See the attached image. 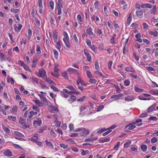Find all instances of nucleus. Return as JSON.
<instances>
[{
	"mask_svg": "<svg viewBox=\"0 0 158 158\" xmlns=\"http://www.w3.org/2000/svg\"><path fill=\"white\" fill-rule=\"evenodd\" d=\"M119 142H118L114 147V149L116 151H117L118 148L119 147Z\"/></svg>",
	"mask_w": 158,
	"mask_h": 158,
	"instance_id": "nucleus-27",
	"label": "nucleus"
},
{
	"mask_svg": "<svg viewBox=\"0 0 158 158\" xmlns=\"http://www.w3.org/2000/svg\"><path fill=\"white\" fill-rule=\"evenodd\" d=\"M48 109L49 111L51 113H57L58 111V108L52 105H49L48 107Z\"/></svg>",
	"mask_w": 158,
	"mask_h": 158,
	"instance_id": "nucleus-2",
	"label": "nucleus"
},
{
	"mask_svg": "<svg viewBox=\"0 0 158 158\" xmlns=\"http://www.w3.org/2000/svg\"><path fill=\"white\" fill-rule=\"evenodd\" d=\"M66 87L71 90H76L71 85H69V86L67 87Z\"/></svg>",
	"mask_w": 158,
	"mask_h": 158,
	"instance_id": "nucleus-63",
	"label": "nucleus"
},
{
	"mask_svg": "<svg viewBox=\"0 0 158 158\" xmlns=\"http://www.w3.org/2000/svg\"><path fill=\"white\" fill-rule=\"evenodd\" d=\"M63 40L65 44L66 47L68 48H69L70 47V44L69 41L66 40L64 38L63 39Z\"/></svg>",
	"mask_w": 158,
	"mask_h": 158,
	"instance_id": "nucleus-25",
	"label": "nucleus"
},
{
	"mask_svg": "<svg viewBox=\"0 0 158 158\" xmlns=\"http://www.w3.org/2000/svg\"><path fill=\"white\" fill-rule=\"evenodd\" d=\"M91 49L94 52H95L97 48L94 45H93L90 46Z\"/></svg>",
	"mask_w": 158,
	"mask_h": 158,
	"instance_id": "nucleus-62",
	"label": "nucleus"
},
{
	"mask_svg": "<svg viewBox=\"0 0 158 158\" xmlns=\"http://www.w3.org/2000/svg\"><path fill=\"white\" fill-rule=\"evenodd\" d=\"M96 80L93 79H90L89 80V82L92 84H95L96 82Z\"/></svg>",
	"mask_w": 158,
	"mask_h": 158,
	"instance_id": "nucleus-48",
	"label": "nucleus"
},
{
	"mask_svg": "<svg viewBox=\"0 0 158 158\" xmlns=\"http://www.w3.org/2000/svg\"><path fill=\"white\" fill-rule=\"evenodd\" d=\"M146 69L148 70H150L151 71H155L156 70V69L153 68L151 66L148 67L146 68Z\"/></svg>",
	"mask_w": 158,
	"mask_h": 158,
	"instance_id": "nucleus-50",
	"label": "nucleus"
},
{
	"mask_svg": "<svg viewBox=\"0 0 158 158\" xmlns=\"http://www.w3.org/2000/svg\"><path fill=\"white\" fill-rule=\"evenodd\" d=\"M45 81L47 82L48 83H49L50 84H52V83H53L54 84H55L51 80L48 79L47 78L46 79H45Z\"/></svg>",
	"mask_w": 158,
	"mask_h": 158,
	"instance_id": "nucleus-39",
	"label": "nucleus"
},
{
	"mask_svg": "<svg viewBox=\"0 0 158 158\" xmlns=\"http://www.w3.org/2000/svg\"><path fill=\"white\" fill-rule=\"evenodd\" d=\"M134 89L135 91L138 92H140L143 91V89H140L138 87H135Z\"/></svg>",
	"mask_w": 158,
	"mask_h": 158,
	"instance_id": "nucleus-30",
	"label": "nucleus"
},
{
	"mask_svg": "<svg viewBox=\"0 0 158 158\" xmlns=\"http://www.w3.org/2000/svg\"><path fill=\"white\" fill-rule=\"evenodd\" d=\"M89 151L87 150H85V151H83L81 152V154L83 156H85L88 154L89 153Z\"/></svg>",
	"mask_w": 158,
	"mask_h": 158,
	"instance_id": "nucleus-41",
	"label": "nucleus"
},
{
	"mask_svg": "<svg viewBox=\"0 0 158 158\" xmlns=\"http://www.w3.org/2000/svg\"><path fill=\"white\" fill-rule=\"evenodd\" d=\"M131 143V141H128L125 143L124 145L125 148H127L129 147Z\"/></svg>",
	"mask_w": 158,
	"mask_h": 158,
	"instance_id": "nucleus-20",
	"label": "nucleus"
},
{
	"mask_svg": "<svg viewBox=\"0 0 158 158\" xmlns=\"http://www.w3.org/2000/svg\"><path fill=\"white\" fill-rule=\"evenodd\" d=\"M30 139L35 143L38 139V137L37 136H34L30 138Z\"/></svg>",
	"mask_w": 158,
	"mask_h": 158,
	"instance_id": "nucleus-19",
	"label": "nucleus"
},
{
	"mask_svg": "<svg viewBox=\"0 0 158 158\" xmlns=\"http://www.w3.org/2000/svg\"><path fill=\"white\" fill-rule=\"evenodd\" d=\"M76 99V97L74 95H72L70 98L68 100L70 103L74 102Z\"/></svg>",
	"mask_w": 158,
	"mask_h": 158,
	"instance_id": "nucleus-16",
	"label": "nucleus"
},
{
	"mask_svg": "<svg viewBox=\"0 0 158 158\" xmlns=\"http://www.w3.org/2000/svg\"><path fill=\"white\" fill-rule=\"evenodd\" d=\"M83 129L80 132V135L82 136H85L88 134L89 133L88 130H85V128H83Z\"/></svg>",
	"mask_w": 158,
	"mask_h": 158,
	"instance_id": "nucleus-4",
	"label": "nucleus"
},
{
	"mask_svg": "<svg viewBox=\"0 0 158 158\" xmlns=\"http://www.w3.org/2000/svg\"><path fill=\"white\" fill-rule=\"evenodd\" d=\"M24 121L25 120L22 117H20L19 120V123L20 124H22L23 123H24Z\"/></svg>",
	"mask_w": 158,
	"mask_h": 158,
	"instance_id": "nucleus-64",
	"label": "nucleus"
},
{
	"mask_svg": "<svg viewBox=\"0 0 158 158\" xmlns=\"http://www.w3.org/2000/svg\"><path fill=\"white\" fill-rule=\"evenodd\" d=\"M97 138H92L91 139L89 138V139H85V141H92L93 140H95L97 139Z\"/></svg>",
	"mask_w": 158,
	"mask_h": 158,
	"instance_id": "nucleus-37",
	"label": "nucleus"
},
{
	"mask_svg": "<svg viewBox=\"0 0 158 158\" xmlns=\"http://www.w3.org/2000/svg\"><path fill=\"white\" fill-rule=\"evenodd\" d=\"M157 139L156 137H153L151 139V142L152 143H155L157 141Z\"/></svg>",
	"mask_w": 158,
	"mask_h": 158,
	"instance_id": "nucleus-38",
	"label": "nucleus"
},
{
	"mask_svg": "<svg viewBox=\"0 0 158 158\" xmlns=\"http://www.w3.org/2000/svg\"><path fill=\"white\" fill-rule=\"evenodd\" d=\"M57 65L56 64L55 65L54 69V72H58L60 70L59 69L57 68Z\"/></svg>",
	"mask_w": 158,
	"mask_h": 158,
	"instance_id": "nucleus-56",
	"label": "nucleus"
},
{
	"mask_svg": "<svg viewBox=\"0 0 158 158\" xmlns=\"http://www.w3.org/2000/svg\"><path fill=\"white\" fill-rule=\"evenodd\" d=\"M149 92L153 95H158V90L152 89L149 91Z\"/></svg>",
	"mask_w": 158,
	"mask_h": 158,
	"instance_id": "nucleus-17",
	"label": "nucleus"
},
{
	"mask_svg": "<svg viewBox=\"0 0 158 158\" xmlns=\"http://www.w3.org/2000/svg\"><path fill=\"white\" fill-rule=\"evenodd\" d=\"M95 69L97 70H98L99 68V66L98 62H96L95 63Z\"/></svg>",
	"mask_w": 158,
	"mask_h": 158,
	"instance_id": "nucleus-45",
	"label": "nucleus"
},
{
	"mask_svg": "<svg viewBox=\"0 0 158 158\" xmlns=\"http://www.w3.org/2000/svg\"><path fill=\"white\" fill-rule=\"evenodd\" d=\"M51 74H52V75H53V76L57 77H58L59 76V75L58 73V72H55V74H54L52 72L51 73Z\"/></svg>",
	"mask_w": 158,
	"mask_h": 158,
	"instance_id": "nucleus-46",
	"label": "nucleus"
},
{
	"mask_svg": "<svg viewBox=\"0 0 158 158\" xmlns=\"http://www.w3.org/2000/svg\"><path fill=\"white\" fill-rule=\"evenodd\" d=\"M19 9H15L14 8H12L11 9V12L13 13H16L19 12Z\"/></svg>",
	"mask_w": 158,
	"mask_h": 158,
	"instance_id": "nucleus-34",
	"label": "nucleus"
},
{
	"mask_svg": "<svg viewBox=\"0 0 158 158\" xmlns=\"http://www.w3.org/2000/svg\"><path fill=\"white\" fill-rule=\"evenodd\" d=\"M8 118L10 119H11V118L12 119V120L13 121H15L16 120V118L15 117V116H8Z\"/></svg>",
	"mask_w": 158,
	"mask_h": 158,
	"instance_id": "nucleus-57",
	"label": "nucleus"
},
{
	"mask_svg": "<svg viewBox=\"0 0 158 158\" xmlns=\"http://www.w3.org/2000/svg\"><path fill=\"white\" fill-rule=\"evenodd\" d=\"M56 47L58 50H60L61 48V45L59 41L57 42L56 43Z\"/></svg>",
	"mask_w": 158,
	"mask_h": 158,
	"instance_id": "nucleus-44",
	"label": "nucleus"
},
{
	"mask_svg": "<svg viewBox=\"0 0 158 158\" xmlns=\"http://www.w3.org/2000/svg\"><path fill=\"white\" fill-rule=\"evenodd\" d=\"M35 143L37 145H38L40 147L43 146V144L41 142L36 141Z\"/></svg>",
	"mask_w": 158,
	"mask_h": 158,
	"instance_id": "nucleus-60",
	"label": "nucleus"
},
{
	"mask_svg": "<svg viewBox=\"0 0 158 158\" xmlns=\"http://www.w3.org/2000/svg\"><path fill=\"white\" fill-rule=\"evenodd\" d=\"M87 75V76L89 78H91L92 77V75L91 74L90 72L89 71H87L86 72Z\"/></svg>",
	"mask_w": 158,
	"mask_h": 158,
	"instance_id": "nucleus-51",
	"label": "nucleus"
},
{
	"mask_svg": "<svg viewBox=\"0 0 158 158\" xmlns=\"http://www.w3.org/2000/svg\"><path fill=\"white\" fill-rule=\"evenodd\" d=\"M60 95L61 96L64 98H67L68 96L67 94H65L63 92H61L60 93Z\"/></svg>",
	"mask_w": 158,
	"mask_h": 158,
	"instance_id": "nucleus-54",
	"label": "nucleus"
},
{
	"mask_svg": "<svg viewBox=\"0 0 158 158\" xmlns=\"http://www.w3.org/2000/svg\"><path fill=\"white\" fill-rule=\"evenodd\" d=\"M60 145L61 148H63L64 149H66L69 146L67 145H65V144H60Z\"/></svg>",
	"mask_w": 158,
	"mask_h": 158,
	"instance_id": "nucleus-36",
	"label": "nucleus"
},
{
	"mask_svg": "<svg viewBox=\"0 0 158 158\" xmlns=\"http://www.w3.org/2000/svg\"><path fill=\"white\" fill-rule=\"evenodd\" d=\"M156 11V6H153L152 9L151 11V13L154 14Z\"/></svg>",
	"mask_w": 158,
	"mask_h": 158,
	"instance_id": "nucleus-43",
	"label": "nucleus"
},
{
	"mask_svg": "<svg viewBox=\"0 0 158 158\" xmlns=\"http://www.w3.org/2000/svg\"><path fill=\"white\" fill-rule=\"evenodd\" d=\"M28 38L29 39L31 37V35H32V32L31 29H29L28 30Z\"/></svg>",
	"mask_w": 158,
	"mask_h": 158,
	"instance_id": "nucleus-42",
	"label": "nucleus"
},
{
	"mask_svg": "<svg viewBox=\"0 0 158 158\" xmlns=\"http://www.w3.org/2000/svg\"><path fill=\"white\" fill-rule=\"evenodd\" d=\"M22 27V25L20 24H18V27L17 26L16 24H15L14 25V30L16 31H19Z\"/></svg>",
	"mask_w": 158,
	"mask_h": 158,
	"instance_id": "nucleus-7",
	"label": "nucleus"
},
{
	"mask_svg": "<svg viewBox=\"0 0 158 158\" xmlns=\"http://www.w3.org/2000/svg\"><path fill=\"white\" fill-rule=\"evenodd\" d=\"M53 34L54 40L55 42H56L57 41V33L56 31H54L53 32Z\"/></svg>",
	"mask_w": 158,
	"mask_h": 158,
	"instance_id": "nucleus-26",
	"label": "nucleus"
},
{
	"mask_svg": "<svg viewBox=\"0 0 158 158\" xmlns=\"http://www.w3.org/2000/svg\"><path fill=\"white\" fill-rule=\"evenodd\" d=\"M80 84L82 86H87L86 84H85L78 77V79L77 80V84L78 85H79Z\"/></svg>",
	"mask_w": 158,
	"mask_h": 158,
	"instance_id": "nucleus-9",
	"label": "nucleus"
},
{
	"mask_svg": "<svg viewBox=\"0 0 158 158\" xmlns=\"http://www.w3.org/2000/svg\"><path fill=\"white\" fill-rule=\"evenodd\" d=\"M41 120L39 118H38L37 120H35L34 122V125L35 127L41 125Z\"/></svg>",
	"mask_w": 158,
	"mask_h": 158,
	"instance_id": "nucleus-5",
	"label": "nucleus"
},
{
	"mask_svg": "<svg viewBox=\"0 0 158 158\" xmlns=\"http://www.w3.org/2000/svg\"><path fill=\"white\" fill-rule=\"evenodd\" d=\"M53 85H52L51 86V88L52 89L55 91L57 92V91H59V90L56 87L53 86Z\"/></svg>",
	"mask_w": 158,
	"mask_h": 158,
	"instance_id": "nucleus-40",
	"label": "nucleus"
},
{
	"mask_svg": "<svg viewBox=\"0 0 158 158\" xmlns=\"http://www.w3.org/2000/svg\"><path fill=\"white\" fill-rule=\"evenodd\" d=\"M53 51L54 52L55 57L56 59H58L57 56L58 55V52L55 49L53 50Z\"/></svg>",
	"mask_w": 158,
	"mask_h": 158,
	"instance_id": "nucleus-31",
	"label": "nucleus"
},
{
	"mask_svg": "<svg viewBox=\"0 0 158 158\" xmlns=\"http://www.w3.org/2000/svg\"><path fill=\"white\" fill-rule=\"evenodd\" d=\"M38 61V59L35 58H34L33 61H32V67L33 68H35L36 64V62Z\"/></svg>",
	"mask_w": 158,
	"mask_h": 158,
	"instance_id": "nucleus-21",
	"label": "nucleus"
},
{
	"mask_svg": "<svg viewBox=\"0 0 158 158\" xmlns=\"http://www.w3.org/2000/svg\"><path fill=\"white\" fill-rule=\"evenodd\" d=\"M104 108V106L103 105H99L98 106V108H97V111H99L101 110L102 109Z\"/></svg>",
	"mask_w": 158,
	"mask_h": 158,
	"instance_id": "nucleus-49",
	"label": "nucleus"
},
{
	"mask_svg": "<svg viewBox=\"0 0 158 158\" xmlns=\"http://www.w3.org/2000/svg\"><path fill=\"white\" fill-rule=\"evenodd\" d=\"M124 83L126 86H127L129 85L130 81L128 80H127L124 81Z\"/></svg>",
	"mask_w": 158,
	"mask_h": 158,
	"instance_id": "nucleus-53",
	"label": "nucleus"
},
{
	"mask_svg": "<svg viewBox=\"0 0 158 158\" xmlns=\"http://www.w3.org/2000/svg\"><path fill=\"white\" fill-rule=\"evenodd\" d=\"M4 155L7 157L11 156L12 155V153L9 150H6L3 153Z\"/></svg>",
	"mask_w": 158,
	"mask_h": 158,
	"instance_id": "nucleus-8",
	"label": "nucleus"
},
{
	"mask_svg": "<svg viewBox=\"0 0 158 158\" xmlns=\"http://www.w3.org/2000/svg\"><path fill=\"white\" fill-rule=\"evenodd\" d=\"M67 71L70 72V73H77V71L73 69L69 68L67 69Z\"/></svg>",
	"mask_w": 158,
	"mask_h": 158,
	"instance_id": "nucleus-18",
	"label": "nucleus"
},
{
	"mask_svg": "<svg viewBox=\"0 0 158 158\" xmlns=\"http://www.w3.org/2000/svg\"><path fill=\"white\" fill-rule=\"evenodd\" d=\"M0 58L1 60H6L5 55L1 52H0Z\"/></svg>",
	"mask_w": 158,
	"mask_h": 158,
	"instance_id": "nucleus-28",
	"label": "nucleus"
},
{
	"mask_svg": "<svg viewBox=\"0 0 158 158\" xmlns=\"http://www.w3.org/2000/svg\"><path fill=\"white\" fill-rule=\"evenodd\" d=\"M148 115L147 113H143L141 114L140 115L139 117L141 118H144L146 117Z\"/></svg>",
	"mask_w": 158,
	"mask_h": 158,
	"instance_id": "nucleus-47",
	"label": "nucleus"
},
{
	"mask_svg": "<svg viewBox=\"0 0 158 158\" xmlns=\"http://www.w3.org/2000/svg\"><path fill=\"white\" fill-rule=\"evenodd\" d=\"M39 96L41 98L43 103L45 105H47L48 104L49 102L44 95L41 94H39Z\"/></svg>",
	"mask_w": 158,
	"mask_h": 158,
	"instance_id": "nucleus-3",
	"label": "nucleus"
},
{
	"mask_svg": "<svg viewBox=\"0 0 158 158\" xmlns=\"http://www.w3.org/2000/svg\"><path fill=\"white\" fill-rule=\"evenodd\" d=\"M84 52L85 55L87 57L90 56L89 54V52H88L87 50H84Z\"/></svg>",
	"mask_w": 158,
	"mask_h": 158,
	"instance_id": "nucleus-58",
	"label": "nucleus"
},
{
	"mask_svg": "<svg viewBox=\"0 0 158 158\" xmlns=\"http://www.w3.org/2000/svg\"><path fill=\"white\" fill-rule=\"evenodd\" d=\"M49 5L52 10L54 9V3L53 1H51L49 2Z\"/></svg>",
	"mask_w": 158,
	"mask_h": 158,
	"instance_id": "nucleus-55",
	"label": "nucleus"
},
{
	"mask_svg": "<svg viewBox=\"0 0 158 158\" xmlns=\"http://www.w3.org/2000/svg\"><path fill=\"white\" fill-rule=\"evenodd\" d=\"M14 133L15 135L19 137H23V134L18 131H14Z\"/></svg>",
	"mask_w": 158,
	"mask_h": 158,
	"instance_id": "nucleus-33",
	"label": "nucleus"
},
{
	"mask_svg": "<svg viewBox=\"0 0 158 158\" xmlns=\"http://www.w3.org/2000/svg\"><path fill=\"white\" fill-rule=\"evenodd\" d=\"M42 0H39V6L40 8H42Z\"/></svg>",
	"mask_w": 158,
	"mask_h": 158,
	"instance_id": "nucleus-61",
	"label": "nucleus"
},
{
	"mask_svg": "<svg viewBox=\"0 0 158 158\" xmlns=\"http://www.w3.org/2000/svg\"><path fill=\"white\" fill-rule=\"evenodd\" d=\"M123 96V94L113 95L111 96V98H114L115 100H116L119 98L122 97Z\"/></svg>",
	"mask_w": 158,
	"mask_h": 158,
	"instance_id": "nucleus-12",
	"label": "nucleus"
},
{
	"mask_svg": "<svg viewBox=\"0 0 158 158\" xmlns=\"http://www.w3.org/2000/svg\"><path fill=\"white\" fill-rule=\"evenodd\" d=\"M45 142L46 143V145L48 148L52 149L53 148V146L51 142H48V141L47 140H46Z\"/></svg>",
	"mask_w": 158,
	"mask_h": 158,
	"instance_id": "nucleus-15",
	"label": "nucleus"
},
{
	"mask_svg": "<svg viewBox=\"0 0 158 158\" xmlns=\"http://www.w3.org/2000/svg\"><path fill=\"white\" fill-rule=\"evenodd\" d=\"M157 118L155 116H151L150 117L148 118V119L150 121H156L157 120Z\"/></svg>",
	"mask_w": 158,
	"mask_h": 158,
	"instance_id": "nucleus-32",
	"label": "nucleus"
},
{
	"mask_svg": "<svg viewBox=\"0 0 158 158\" xmlns=\"http://www.w3.org/2000/svg\"><path fill=\"white\" fill-rule=\"evenodd\" d=\"M2 128L7 133H9L10 132V130L7 128H6L4 126L2 125Z\"/></svg>",
	"mask_w": 158,
	"mask_h": 158,
	"instance_id": "nucleus-22",
	"label": "nucleus"
},
{
	"mask_svg": "<svg viewBox=\"0 0 158 158\" xmlns=\"http://www.w3.org/2000/svg\"><path fill=\"white\" fill-rule=\"evenodd\" d=\"M86 107H85L84 105H82L81 106L80 109V113L79 114L80 115H81V116H83L85 114V112L84 111L82 112L85 109H86Z\"/></svg>",
	"mask_w": 158,
	"mask_h": 158,
	"instance_id": "nucleus-6",
	"label": "nucleus"
},
{
	"mask_svg": "<svg viewBox=\"0 0 158 158\" xmlns=\"http://www.w3.org/2000/svg\"><path fill=\"white\" fill-rule=\"evenodd\" d=\"M92 29L91 27H90L89 28L87 29L86 30L87 33L90 35H93L94 36H95V35L94 34L93 32H92Z\"/></svg>",
	"mask_w": 158,
	"mask_h": 158,
	"instance_id": "nucleus-14",
	"label": "nucleus"
},
{
	"mask_svg": "<svg viewBox=\"0 0 158 158\" xmlns=\"http://www.w3.org/2000/svg\"><path fill=\"white\" fill-rule=\"evenodd\" d=\"M36 51H37V54H40L41 53V51L40 50V47L38 45H37Z\"/></svg>",
	"mask_w": 158,
	"mask_h": 158,
	"instance_id": "nucleus-35",
	"label": "nucleus"
},
{
	"mask_svg": "<svg viewBox=\"0 0 158 158\" xmlns=\"http://www.w3.org/2000/svg\"><path fill=\"white\" fill-rule=\"evenodd\" d=\"M39 72V75H37L39 77H41L43 79L47 78L46 72L44 69H40Z\"/></svg>",
	"mask_w": 158,
	"mask_h": 158,
	"instance_id": "nucleus-1",
	"label": "nucleus"
},
{
	"mask_svg": "<svg viewBox=\"0 0 158 158\" xmlns=\"http://www.w3.org/2000/svg\"><path fill=\"white\" fill-rule=\"evenodd\" d=\"M132 68L131 67H127L125 68V70L127 72H132L131 70Z\"/></svg>",
	"mask_w": 158,
	"mask_h": 158,
	"instance_id": "nucleus-52",
	"label": "nucleus"
},
{
	"mask_svg": "<svg viewBox=\"0 0 158 158\" xmlns=\"http://www.w3.org/2000/svg\"><path fill=\"white\" fill-rule=\"evenodd\" d=\"M156 105L154 104L149 107L148 109V112H151L153 111V110H155Z\"/></svg>",
	"mask_w": 158,
	"mask_h": 158,
	"instance_id": "nucleus-13",
	"label": "nucleus"
},
{
	"mask_svg": "<svg viewBox=\"0 0 158 158\" xmlns=\"http://www.w3.org/2000/svg\"><path fill=\"white\" fill-rule=\"evenodd\" d=\"M94 73L100 77H103V74L101 72L98 71V70L95 71Z\"/></svg>",
	"mask_w": 158,
	"mask_h": 158,
	"instance_id": "nucleus-29",
	"label": "nucleus"
},
{
	"mask_svg": "<svg viewBox=\"0 0 158 158\" xmlns=\"http://www.w3.org/2000/svg\"><path fill=\"white\" fill-rule=\"evenodd\" d=\"M62 76L66 80L69 79V77L66 72H64L62 73Z\"/></svg>",
	"mask_w": 158,
	"mask_h": 158,
	"instance_id": "nucleus-24",
	"label": "nucleus"
},
{
	"mask_svg": "<svg viewBox=\"0 0 158 158\" xmlns=\"http://www.w3.org/2000/svg\"><path fill=\"white\" fill-rule=\"evenodd\" d=\"M62 7V5L60 3H58L57 6L58 15H60L61 11V8Z\"/></svg>",
	"mask_w": 158,
	"mask_h": 158,
	"instance_id": "nucleus-10",
	"label": "nucleus"
},
{
	"mask_svg": "<svg viewBox=\"0 0 158 158\" xmlns=\"http://www.w3.org/2000/svg\"><path fill=\"white\" fill-rule=\"evenodd\" d=\"M147 148V146L145 144L142 145L141 147V148L142 150L144 152H145L146 151Z\"/></svg>",
	"mask_w": 158,
	"mask_h": 158,
	"instance_id": "nucleus-23",
	"label": "nucleus"
},
{
	"mask_svg": "<svg viewBox=\"0 0 158 158\" xmlns=\"http://www.w3.org/2000/svg\"><path fill=\"white\" fill-rule=\"evenodd\" d=\"M136 14L137 17L140 18L143 16V12L141 10H139L136 11Z\"/></svg>",
	"mask_w": 158,
	"mask_h": 158,
	"instance_id": "nucleus-11",
	"label": "nucleus"
},
{
	"mask_svg": "<svg viewBox=\"0 0 158 158\" xmlns=\"http://www.w3.org/2000/svg\"><path fill=\"white\" fill-rule=\"evenodd\" d=\"M78 136V133H73L70 135V136L72 137H75Z\"/></svg>",
	"mask_w": 158,
	"mask_h": 158,
	"instance_id": "nucleus-59",
	"label": "nucleus"
}]
</instances>
